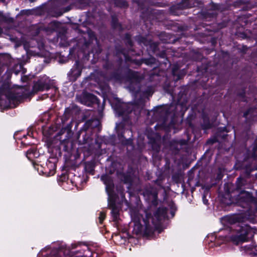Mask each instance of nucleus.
Instances as JSON below:
<instances>
[{"instance_id":"nucleus-25","label":"nucleus","mask_w":257,"mask_h":257,"mask_svg":"<svg viewBox=\"0 0 257 257\" xmlns=\"http://www.w3.org/2000/svg\"><path fill=\"white\" fill-rule=\"evenodd\" d=\"M154 50L155 51L156 49L157 48V43H154Z\"/></svg>"},{"instance_id":"nucleus-26","label":"nucleus","mask_w":257,"mask_h":257,"mask_svg":"<svg viewBox=\"0 0 257 257\" xmlns=\"http://www.w3.org/2000/svg\"><path fill=\"white\" fill-rule=\"evenodd\" d=\"M44 251H45L44 249H43V250H41V252L42 255H43V252H44Z\"/></svg>"},{"instance_id":"nucleus-11","label":"nucleus","mask_w":257,"mask_h":257,"mask_svg":"<svg viewBox=\"0 0 257 257\" xmlns=\"http://www.w3.org/2000/svg\"><path fill=\"white\" fill-rule=\"evenodd\" d=\"M96 99V97L90 93H85L82 95V99L80 100V102L84 104H87V103L94 101Z\"/></svg>"},{"instance_id":"nucleus-12","label":"nucleus","mask_w":257,"mask_h":257,"mask_svg":"<svg viewBox=\"0 0 257 257\" xmlns=\"http://www.w3.org/2000/svg\"><path fill=\"white\" fill-rule=\"evenodd\" d=\"M111 215L114 221H116L118 217V210L114 204L111 205Z\"/></svg>"},{"instance_id":"nucleus-13","label":"nucleus","mask_w":257,"mask_h":257,"mask_svg":"<svg viewBox=\"0 0 257 257\" xmlns=\"http://www.w3.org/2000/svg\"><path fill=\"white\" fill-rule=\"evenodd\" d=\"M8 98L10 102H16L18 100V96L15 93H11L8 95Z\"/></svg>"},{"instance_id":"nucleus-9","label":"nucleus","mask_w":257,"mask_h":257,"mask_svg":"<svg viewBox=\"0 0 257 257\" xmlns=\"http://www.w3.org/2000/svg\"><path fill=\"white\" fill-rule=\"evenodd\" d=\"M47 89L48 86L46 83L41 80H39L34 85L33 92L35 93L38 91H43Z\"/></svg>"},{"instance_id":"nucleus-22","label":"nucleus","mask_w":257,"mask_h":257,"mask_svg":"<svg viewBox=\"0 0 257 257\" xmlns=\"http://www.w3.org/2000/svg\"><path fill=\"white\" fill-rule=\"evenodd\" d=\"M62 14L63 13L61 12H59L58 13H57L55 15H53L52 16L55 17H58L61 16L62 15Z\"/></svg>"},{"instance_id":"nucleus-21","label":"nucleus","mask_w":257,"mask_h":257,"mask_svg":"<svg viewBox=\"0 0 257 257\" xmlns=\"http://www.w3.org/2000/svg\"><path fill=\"white\" fill-rule=\"evenodd\" d=\"M203 202L204 204L207 205L208 204V200L206 198V196L205 195H203L202 196Z\"/></svg>"},{"instance_id":"nucleus-17","label":"nucleus","mask_w":257,"mask_h":257,"mask_svg":"<svg viewBox=\"0 0 257 257\" xmlns=\"http://www.w3.org/2000/svg\"><path fill=\"white\" fill-rule=\"evenodd\" d=\"M253 109L252 108H250L247 110L246 112H245L243 114V116L245 118H247L248 116L251 114L253 112Z\"/></svg>"},{"instance_id":"nucleus-20","label":"nucleus","mask_w":257,"mask_h":257,"mask_svg":"<svg viewBox=\"0 0 257 257\" xmlns=\"http://www.w3.org/2000/svg\"><path fill=\"white\" fill-rule=\"evenodd\" d=\"M252 154L254 157H257V144L253 147Z\"/></svg>"},{"instance_id":"nucleus-1","label":"nucleus","mask_w":257,"mask_h":257,"mask_svg":"<svg viewBox=\"0 0 257 257\" xmlns=\"http://www.w3.org/2000/svg\"><path fill=\"white\" fill-rule=\"evenodd\" d=\"M167 209L166 207H159L152 216L146 215V219H144L145 224V232L148 234L152 233L155 229L161 224L162 220L167 217Z\"/></svg>"},{"instance_id":"nucleus-28","label":"nucleus","mask_w":257,"mask_h":257,"mask_svg":"<svg viewBox=\"0 0 257 257\" xmlns=\"http://www.w3.org/2000/svg\"><path fill=\"white\" fill-rule=\"evenodd\" d=\"M173 75H175V74L174 69L173 70Z\"/></svg>"},{"instance_id":"nucleus-18","label":"nucleus","mask_w":257,"mask_h":257,"mask_svg":"<svg viewBox=\"0 0 257 257\" xmlns=\"http://www.w3.org/2000/svg\"><path fill=\"white\" fill-rule=\"evenodd\" d=\"M125 38L126 39H127V43L128 44V45H129L130 46H133V43L131 40V37H130V35L128 34H126L125 35Z\"/></svg>"},{"instance_id":"nucleus-16","label":"nucleus","mask_w":257,"mask_h":257,"mask_svg":"<svg viewBox=\"0 0 257 257\" xmlns=\"http://www.w3.org/2000/svg\"><path fill=\"white\" fill-rule=\"evenodd\" d=\"M105 217V213H104L102 212H100L99 213V217H98L99 220V222L100 223H102V222L103 221V220L104 219Z\"/></svg>"},{"instance_id":"nucleus-24","label":"nucleus","mask_w":257,"mask_h":257,"mask_svg":"<svg viewBox=\"0 0 257 257\" xmlns=\"http://www.w3.org/2000/svg\"><path fill=\"white\" fill-rule=\"evenodd\" d=\"M52 24H53V25H55V26H56L58 25V23L56 21H53L51 23Z\"/></svg>"},{"instance_id":"nucleus-15","label":"nucleus","mask_w":257,"mask_h":257,"mask_svg":"<svg viewBox=\"0 0 257 257\" xmlns=\"http://www.w3.org/2000/svg\"><path fill=\"white\" fill-rule=\"evenodd\" d=\"M207 120L206 118H204V123L202 124V127L204 130L208 129L210 128L212 126V124L209 122L207 121L206 122V121Z\"/></svg>"},{"instance_id":"nucleus-14","label":"nucleus","mask_w":257,"mask_h":257,"mask_svg":"<svg viewBox=\"0 0 257 257\" xmlns=\"http://www.w3.org/2000/svg\"><path fill=\"white\" fill-rule=\"evenodd\" d=\"M237 188L240 189L242 186L244 185V180L241 178H238L236 181Z\"/></svg>"},{"instance_id":"nucleus-23","label":"nucleus","mask_w":257,"mask_h":257,"mask_svg":"<svg viewBox=\"0 0 257 257\" xmlns=\"http://www.w3.org/2000/svg\"><path fill=\"white\" fill-rule=\"evenodd\" d=\"M120 6L122 7H124V8L127 7V3L125 2L124 1V2H122V5Z\"/></svg>"},{"instance_id":"nucleus-19","label":"nucleus","mask_w":257,"mask_h":257,"mask_svg":"<svg viewBox=\"0 0 257 257\" xmlns=\"http://www.w3.org/2000/svg\"><path fill=\"white\" fill-rule=\"evenodd\" d=\"M112 25L113 27L116 28L118 25L117 20L114 17H112Z\"/></svg>"},{"instance_id":"nucleus-7","label":"nucleus","mask_w":257,"mask_h":257,"mask_svg":"<svg viewBox=\"0 0 257 257\" xmlns=\"http://www.w3.org/2000/svg\"><path fill=\"white\" fill-rule=\"evenodd\" d=\"M69 251L66 249L59 248L53 249L50 254L46 257H69Z\"/></svg>"},{"instance_id":"nucleus-3","label":"nucleus","mask_w":257,"mask_h":257,"mask_svg":"<svg viewBox=\"0 0 257 257\" xmlns=\"http://www.w3.org/2000/svg\"><path fill=\"white\" fill-rule=\"evenodd\" d=\"M130 84L128 88L131 91L137 92L140 90V82L143 79V77L140 74L135 71L128 70Z\"/></svg>"},{"instance_id":"nucleus-2","label":"nucleus","mask_w":257,"mask_h":257,"mask_svg":"<svg viewBox=\"0 0 257 257\" xmlns=\"http://www.w3.org/2000/svg\"><path fill=\"white\" fill-rule=\"evenodd\" d=\"M239 231L238 234L232 237L233 240L237 243L247 241L252 237L254 233L253 230L248 225L241 226Z\"/></svg>"},{"instance_id":"nucleus-5","label":"nucleus","mask_w":257,"mask_h":257,"mask_svg":"<svg viewBox=\"0 0 257 257\" xmlns=\"http://www.w3.org/2000/svg\"><path fill=\"white\" fill-rule=\"evenodd\" d=\"M91 135L85 130H81L78 135L77 139L80 145L89 144L91 141Z\"/></svg>"},{"instance_id":"nucleus-6","label":"nucleus","mask_w":257,"mask_h":257,"mask_svg":"<svg viewBox=\"0 0 257 257\" xmlns=\"http://www.w3.org/2000/svg\"><path fill=\"white\" fill-rule=\"evenodd\" d=\"M101 180L105 185V190L109 196L110 192L112 190L114 186L111 177L108 175H103L101 177Z\"/></svg>"},{"instance_id":"nucleus-27","label":"nucleus","mask_w":257,"mask_h":257,"mask_svg":"<svg viewBox=\"0 0 257 257\" xmlns=\"http://www.w3.org/2000/svg\"><path fill=\"white\" fill-rule=\"evenodd\" d=\"M124 56V57L126 59H128L126 56L125 55V54H123Z\"/></svg>"},{"instance_id":"nucleus-31","label":"nucleus","mask_w":257,"mask_h":257,"mask_svg":"<svg viewBox=\"0 0 257 257\" xmlns=\"http://www.w3.org/2000/svg\"><path fill=\"white\" fill-rule=\"evenodd\" d=\"M122 114V112H119V114H120V115H121Z\"/></svg>"},{"instance_id":"nucleus-10","label":"nucleus","mask_w":257,"mask_h":257,"mask_svg":"<svg viewBox=\"0 0 257 257\" xmlns=\"http://www.w3.org/2000/svg\"><path fill=\"white\" fill-rule=\"evenodd\" d=\"M240 199L247 202H255V198L248 192L242 191L240 194Z\"/></svg>"},{"instance_id":"nucleus-32","label":"nucleus","mask_w":257,"mask_h":257,"mask_svg":"<svg viewBox=\"0 0 257 257\" xmlns=\"http://www.w3.org/2000/svg\"><path fill=\"white\" fill-rule=\"evenodd\" d=\"M0 1L4 2H5V0H0Z\"/></svg>"},{"instance_id":"nucleus-30","label":"nucleus","mask_w":257,"mask_h":257,"mask_svg":"<svg viewBox=\"0 0 257 257\" xmlns=\"http://www.w3.org/2000/svg\"><path fill=\"white\" fill-rule=\"evenodd\" d=\"M8 73L9 75H11V73L10 72H8Z\"/></svg>"},{"instance_id":"nucleus-8","label":"nucleus","mask_w":257,"mask_h":257,"mask_svg":"<svg viewBox=\"0 0 257 257\" xmlns=\"http://www.w3.org/2000/svg\"><path fill=\"white\" fill-rule=\"evenodd\" d=\"M144 193L145 195H147L150 199H152V204L155 206L157 205L158 193L156 189L153 188H151L149 189L146 190Z\"/></svg>"},{"instance_id":"nucleus-29","label":"nucleus","mask_w":257,"mask_h":257,"mask_svg":"<svg viewBox=\"0 0 257 257\" xmlns=\"http://www.w3.org/2000/svg\"><path fill=\"white\" fill-rule=\"evenodd\" d=\"M152 61L151 62L152 63H154V61H155V59H152Z\"/></svg>"},{"instance_id":"nucleus-4","label":"nucleus","mask_w":257,"mask_h":257,"mask_svg":"<svg viewBox=\"0 0 257 257\" xmlns=\"http://www.w3.org/2000/svg\"><path fill=\"white\" fill-rule=\"evenodd\" d=\"M81 74V68L80 63L76 60L69 72L68 73L69 79L70 81H75Z\"/></svg>"}]
</instances>
